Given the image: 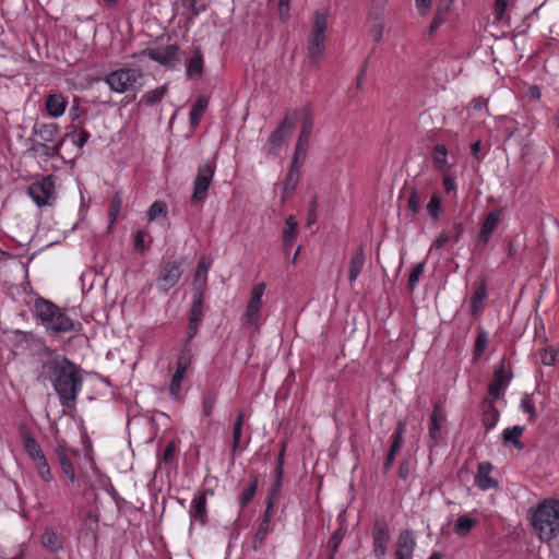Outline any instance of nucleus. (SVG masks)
Segmentation results:
<instances>
[{
	"instance_id": "nucleus-63",
	"label": "nucleus",
	"mask_w": 559,
	"mask_h": 559,
	"mask_svg": "<svg viewBox=\"0 0 559 559\" xmlns=\"http://www.w3.org/2000/svg\"><path fill=\"white\" fill-rule=\"evenodd\" d=\"M317 200L313 199L310 204H309V209H308V216H307V225L310 226L312 224L316 223L317 221Z\"/></svg>"
},
{
	"instance_id": "nucleus-40",
	"label": "nucleus",
	"mask_w": 559,
	"mask_h": 559,
	"mask_svg": "<svg viewBox=\"0 0 559 559\" xmlns=\"http://www.w3.org/2000/svg\"><path fill=\"white\" fill-rule=\"evenodd\" d=\"M207 106V100L204 98H199L195 104L192 106L190 110V123L192 127H195L199 124L205 108Z\"/></svg>"
},
{
	"instance_id": "nucleus-34",
	"label": "nucleus",
	"mask_w": 559,
	"mask_h": 559,
	"mask_svg": "<svg viewBox=\"0 0 559 559\" xmlns=\"http://www.w3.org/2000/svg\"><path fill=\"white\" fill-rule=\"evenodd\" d=\"M487 297V287L485 282L483 281L481 284L475 289L472 296L471 307H472V314L476 316L478 311L483 308V301Z\"/></svg>"
},
{
	"instance_id": "nucleus-20",
	"label": "nucleus",
	"mask_w": 559,
	"mask_h": 559,
	"mask_svg": "<svg viewBox=\"0 0 559 559\" xmlns=\"http://www.w3.org/2000/svg\"><path fill=\"white\" fill-rule=\"evenodd\" d=\"M499 415V411L493 405V400L486 397L483 402V424L486 430L497 425Z\"/></svg>"
},
{
	"instance_id": "nucleus-46",
	"label": "nucleus",
	"mask_w": 559,
	"mask_h": 559,
	"mask_svg": "<svg viewBox=\"0 0 559 559\" xmlns=\"http://www.w3.org/2000/svg\"><path fill=\"white\" fill-rule=\"evenodd\" d=\"M299 177H300V170L290 168L286 176V179L284 181V191L293 192L298 185Z\"/></svg>"
},
{
	"instance_id": "nucleus-61",
	"label": "nucleus",
	"mask_w": 559,
	"mask_h": 559,
	"mask_svg": "<svg viewBox=\"0 0 559 559\" xmlns=\"http://www.w3.org/2000/svg\"><path fill=\"white\" fill-rule=\"evenodd\" d=\"M397 452H399L397 444H391L390 451L388 453L386 460H385L384 465H383V469H384L385 473L389 471V468L393 464L395 455H396Z\"/></svg>"
},
{
	"instance_id": "nucleus-49",
	"label": "nucleus",
	"mask_w": 559,
	"mask_h": 559,
	"mask_svg": "<svg viewBox=\"0 0 559 559\" xmlns=\"http://www.w3.org/2000/svg\"><path fill=\"white\" fill-rule=\"evenodd\" d=\"M121 204H122V200L119 195V193H116L115 197L112 198L111 202H110V205H109V211H108V215L110 217V225L109 227H111L120 212V209H121Z\"/></svg>"
},
{
	"instance_id": "nucleus-59",
	"label": "nucleus",
	"mask_w": 559,
	"mask_h": 559,
	"mask_svg": "<svg viewBox=\"0 0 559 559\" xmlns=\"http://www.w3.org/2000/svg\"><path fill=\"white\" fill-rule=\"evenodd\" d=\"M200 322L190 321L187 329V338L185 345H190L192 338L197 335Z\"/></svg>"
},
{
	"instance_id": "nucleus-37",
	"label": "nucleus",
	"mask_w": 559,
	"mask_h": 559,
	"mask_svg": "<svg viewBox=\"0 0 559 559\" xmlns=\"http://www.w3.org/2000/svg\"><path fill=\"white\" fill-rule=\"evenodd\" d=\"M202 290L195 288L193 294V302L190 310L189 320L200 322L202 318Z\"/></svg>"
},
{
	"instance_id": "nucleus-39",
	"label": "nucleus",
	"mask_w": 559,
	"mask_h": 559,
	"mask_svg": "<svg viewBox=\"0 0 559 559\" xmlns=\"http://www.w3.org/2000/svg\"><path fill=\"white\" fill-rule=\"evenodd\" d=\"M448 150L443 144H437L432 152L433 165L437 169L443 170L447 167Z\"/></svg>"
},
{
	"instance_id": "nucleus-5",
	"label": "nucleus",
	"mask_w": 559,
	"mask_h": 559,
	"mask_svg": "<svg viewBox=\"0 0 559 559\" xmlns=\"http://www.w3.org/2000/svg\"><path fill=\"white\" fill-rule=\"evenodd\" d=\"M143 76L139 69L120 68L107 74L104 79L109 88L116 93H127L135 90L138 81Z\"/></svg>"
},
{
	"instance_id": "nucleus-30",
	"label": "nucleus",
	"mask_w": 559,
	"mask_h": 559,
	"mask_svg": "<svg viewBox=\"0 0 559 559\" xmlns=\"http://www.w3.org/2000/svg\"><path fill=\"white\" fill-rule=\"evenodd\" d=\"M41 544L51 552H57L62 549L60 537L52 531L46 530L41 535Z\"/></svg>"
},
{
	"instance_id": "nucleus-33",
	"label": "nucleus",
	"mask_w": 559,
	"mask_h": 559,
	"mask_svg": "<svg viewBox=\"0 0 559 559\" xmlns=\"http://www.w3.org/2000/svg\"><path fill=\"white\" fill-rule=\"evenodd\" d=\"M476 524H477V521L472 519V518H469L468 515H466V514L460 515L456 519V522H455V525H454V532L457 535L465 537L466 535H468L471 530L474 526H476Z\"/></svg>"
},
{
	"instance_id": "nucleus-12",
	"label": "nucleus",
	"mask_w": 559,
	"mask_h": 559,
	"mask_svg": "<svg viewBox=\"0 0 559 559\" xmlns=\"http://www.w3.org/2000/svg\"><path fill=\"white\" fill-rule=\"evenodd\" d=\"M265 290V284L259 283L253 286L251 296L243 316V322L248 325H257L260 318V309L262 307V296Z\"/></svg>"
},
{
	"instance_id": "nucleus-28",
	"label": "nucleus",
	"mask_w": 559,
	"mask_h": 559,
	"mask_svg": "<svg viewBox=\"0 0 559 559\" xmlns=\"http://www.w3.org/2000/svg\"><path fill=\"white\" fill-rule=\"evenodd\" d=\"M212 261L210 258L202 257L200 261L198 262L197 270H195V277L194 282L197 287L195 288H203V286L206 284V275L207 271L211 267Z\"/></svg>"
},
{
	"instance_id": "nucleus-13",
	"label": "nucleus",
	"mask_w": 559,
	"mask_h": 559,
	"mask_svg": "<svg viewBox=\"0 0 559 559\" xmlns=\"http://www.w3.org/2000/svg\"><path fill=\"white\" fill-rule=\"evenodd\" d=\"M143 53H147L150 59L164 66L174 67L177 62H179V49L173 45L147 49L143 51Z\"/></svg>"
},
{
	"instance_id": "nucleus-58",
	"label": "nucleus",
	"mask_w": 559,
	"mask_h": 559,
	"mask_svg": "<svg viewBox=\"0 0 559 559\" xmlns=\"http://www.w3.org/2000/svg\"><path fill=\"white\" fill-rule=\"evenodd\" d=\"M175 452H176V445L175 443L171 441L169 442L166 448L164 449V453H163V461L167 464L171 463L174 457H175Z\"/></svg>"
},
{
	"instance_id": "nucleus-54",
	"label": "nucleus",
	"mask_w": 559,
	"mask_h": 559,
	"mask_svg": "<svg viewBox=\"0 0 559 559\" xmlns=\"http://www.w3.org/2000/svg\"><path fill=\"white\" fill-rule=\"evenodd\" d=\"M487 343H488V334L484 330H480L478 332L476 341H475V355L476 356H479L483 354L485 347L487 346Z\"/></svg>"
},
{
	"instance_id": "nucleus-10",
	"label": "nucleus",
	"mask_w": 559,
	"mask_h": 559,
	"mask_svg": "<svg viewBox=\"0 0 559 559\" xmlns=\"http://www.w3.org/2000/svg\"><path fill=\"white\" fill-rule=\"evenodd\" d=\"M53 193L55 180L52 176H46L28 187V194L38 206L50 204Z\"/></svg>"
},
{
	"instance_id": "nucleus-25",
	"label": "nucleus",
	"mask_w": 559,
	"mask_h": 559,
	"mask_svg": "<svg viewBox=\"0 0 559 559\" xmlns=\"http://www.w3.org/2000/svg\"><path fill=\"white\" fill-rule=\"evenodd\" d=\"M64 140H66V136H63L61 140H59L51 146L45 142H35L32 145V151H34L45 157L59 156L60 150H61V146H62Z\"/></svg>"
},
{
	"instance_id": "nucleus-44",
	"label": "nucleus",
	"mask_w": 559,
	"mask_h": 559,
	"mask_svg": "<svg viewBox=\"0 0 559 559\" xmlns=\"http://www.w3.org/2000/svg\"><path fill=\"white\" fill-rule=\"evenodd\" d=\"M441 197L439 193L432 194L429 203L427 204V212L435 221L439 219L441 213Z\"/></svg>"
},
{
	"instance_id": "nucleus-35",
	"label": "nucleus",
	"mask_w": 559,
	"mask_h": 559,
	"mask_svg": "<svg viewBox=\"0 0 559 559\" xmlns=\"http://www.w3.org/2000/svg\"><path fill=\"white\" fill-rule=\"evenodd\" d=\"M203 57L200 50H195L187 66L189 78L200 76L202 74Z\"/></svg>"
},
{
	"instance_id": "nucleus-27",
	"label": "nucleus",
	"mask_w": 559,
	"mask_h": 559,
	"mask_svg": "<svg viewBox=\"0 0 559 559\" xmlns=\"http://www.w3.org/2000/svg\"><path fill=\"white\" fill-rule=\"evenodd\" d=\"M523 433V428L521 426H513L511 428H507L502 432V440L504 444H512L516 449H523L524 444L520 441V437Z\"/></svg>"
},
{
	"instance_id": "nucleus-42",
	"label": "nucleus",
	"mask_w": 559,
	"mask_h": 559,
	"mask_svg": "<svg viewBox=\"0 0 559 559\" xmlns=\"http://www.w3.org/2000/svg\"><path fill=\"white\" fill-rule=\"evenodd\" d=\"M258 487V479L254 476L249 483L248 487L239 496V503L241 508L246 507L254 497Z\"/></svg>"
},
{
	"instance_id": "nucleus-48",
	"label": "nucleus",
	"mask_w": 559,
	"mask_h": 559,
	"mask_svg": "<svg viewBox=\"0 0 559 559\" xmlns=\"http://www.w3.org/2000/svg\"><path fill=\"white\" fill-rule=\"evenodd\" d=\"M166 204L162 201H155L148 209L147 216L150 221H154L159 216L166 215Z\"/></svg>"
},
{
	"instance_id": "nucleus-38",
	"label": "nucleus",
	"mask_w": 559,
	"mask_h": 559,
	"mask_svg": "<svg viewBox=\"0 0 559 559\" xmlns=\"http://www.w3.org/2000/svg\"><path fill=\"white\" fill-rule=\"evenodd\" d=\"M217 400V393L214 390H209L203 394L202 399V414L209 417L213 414Z\"/></svg>"
},
{
	"instance_id": "nucleus-15",
	"label": "nucleus",
	"mask_w": 559,
	"mask_h": 559,
	"mask_svg": "<svg viewBox=\"0 0 559 559\" xmlns=\"http://www.w3.org/2000/svg\"><path fill=\"white\" fill-rule=\"evenodd\" d=\"M501 210H495L484 219L477 236L476 247L483 249L500 222Z\"/></svg>"
},
{
	"instance_id": "nucleus-8",
	"label": "nucleus",
	"mask_w": 559,
	"mask_h": 559,
	"mask_svg": "<svg viewBox=\"0 0 559 559\" xmlns=\"http://www.w3.org/2000/svg\"><path fill=\"white\" fill-rule=\"evenodd\" d=\"M296 123V116H286L281 124L271 133L265 152L267 156H277L284 142L290 138Z\"/></svg>"
},
{
	"instance_id": "nucleus-57",
	"label": "nucleus",
	"mask_w": 559,
	"mask_h": 559,
	"mask_svg": "<svg viewBox=\"0 0 559 559\" xmlns=\"http://www.w3.org/2000/svg\"><path fill=\"white\" fill-rule=\"evenodd\" d=\"M451 239L452 238H451V235L449 233H447V231L441 233L439 235V237L432 243L431 250L432 249H441V248H443Z\"/></svg>"
},
{
	"instance_id": "nucleus-43",
	"label": "nucleus",
	"mask_w": 559,
	"mask_h": 559,
	"mask_svg": "<svg viewBox=\"0 0 559 559\" xmlns=\"http://www.w3.org/2000/svg\"><path fill=\"white\" fill-rule=\"evenodd\" d=\"M269 527H270L269 520L263 519L262 522L260 523V526H259L255 535H254L253 550L257 551L262 546V544L264 543L265 537L269 533Z\"/></svg>"
},
{
	"instance_id": "nucleus-55",
	"label": "nucleus",
	"mask_w": 559,
	"mask_h": 559,
	"mask_svg": "<svg viewBox=\"0 0 559 559\" xmlns=\"http://www.w3.org/2000/svg\"><path fill=\"white\" fill-rule=\"evenodd\" d=\"M509 0H496L495 2V21L500 22L506 13Z\"/></svg>"
},
{
	"instance_id": "nucleus-62",
	"label": "nucleus",
	"mask_w": 559,
	"mask_h": 559,
	"mask_svg": "<svg viewBox=\"0 0 559 559\" xmlns=\"http://www.w3.org/2000/svg\"><path fill=\"white\" fill-rule=\"evenodd\" d=\"M90 139V133L86 130H81L79 134L72 135V142L78 145L79 147H82L87 140Z\"/></svg>"
},
{
	"instance_id": "nucleus-18",
	"label": "nucleus",
	"mask_w": 559,
	"mask_h": 559,
	"mask_svg": "<svg viewBox=\"0 0 559 559\" xmlns=\"http://www.w3.org/2000/svg\"><path fill=\"white\" fill-rule=\"evenodd\" d=\"M492 466L489 462H481L478 465L477 473L475 475V484L481 490L498 487V483L490 477Z\"/></svg>"
},
{
	"instance_id": "nucleus-64",
	"label": "nucleus",
	"mask_w": 559,
	"mask_h": 559,
	"mask_svg": "<svg viewBox=\"0 0 559 559\" xmlns=\"http://www.w3.org/2000/svg\"><path fill=\"white\" fill-rule=\"evenodd\" d=\"M442 185L447 193H450L451 191L455 190L456 183L455 179L451 175H444L442 179Z\"/></svg>"
},
{
	"instance_id": "nucleus-51",
	"label": "nucleus",
	"mask_w": 559,
	"mask_h": 559,
	"mask_svg": "<svg viewBox=\"0 0 559 559\" xmlns=\"http://www.w3.org/2000/svg\"><path fill=\"white\" fill-rule=\"evenodd\" d=\"M345 532L343 528L336 530L328 542V548L331 552H336L340 544L344 538Z\"/></svg>"
},
{
	"instance_id": "nucleus-21",
	"label": "nucleus",
	"mask_w": 559,
	"mask_h": 559,
	"mask_svg": "<svg viewBox=\"0 0 559 559\" xmlns=\"http://www.w3.org/2000/svg\"><path fill=\"white\" fill-rule=\"evenodd\" d=\"M67 99L61 94H50L46 99V110L49 116L58 118L64 114Z\"/></svg>"
},
{
	"instance_id": "nucleus-29",
	"label": "nucleus",
	"mask_w": 559,
	"mask_h": 559,
	"mask_svg": "<svg viewBox=\"0 0 559 559\" xmlns=\"http://www.w3.org/2000/svg\"><path fill=\"white\" fill-rule=\"evenodd\" d=\"M443 420L442 414L439 412V404H435L433 412L430 415L429 437L438 440L440 437L441 423Z\"/></svg>"
},
{
	"instance_id": "nucleus-6",
	"label": "nucleus",
	"mask_w": 559,
	"mask_h": 559,
	"mask_svg": "<svg viewBox=\"0 0 559 559\" xmlns=\"http://www.w3.org/2000/svg\"><path fill=\"white\" fill-rule=\"evenodd\" d=\"M20 433L23 447L26 453L33 460L39 476L43 480L50 481L52 479V475L39 443L31 436L25 427L21 428Z\"/></svg>"
},
{
	"instance_id": "nucleus-32",
	"label": "nucleus",
	"mask_w": 559,
	"mask_h": 559,
	"mask_svg": "<svg viewBox=\"0 0 559 559\" xmlns=\"http://www.w3.org/2000/svg\"><path fill=\"white\" fill-rule=\"evenodd\" d=\"M369 19L371 22L369 34L373 40L380 41L383 35L384 17L382 14L377 13L374 15L370 14Z\"/></svg>"
},
{
	"instance_id": "nucleus-56",
	"label": "nucleus",
	"mask_w": 559,
	"mask_h": 559,
	"mask_svg": "<svg viewBox=\"0 0 559 559\" xmlns=\"http://www.w3.org/2000/svg\"><path fill=\"white\" fill-rule=\"evenodd\" d=\"M241 436H242V427H239L238 425H234V427H233V444H231L233 452H236L237 450L241 449Z\"/></svg>"
},
{
	"instance_id": "nucleus-26",
	"label": "nucleus",
	"mask_w": 559,
	"mask_h": 559,
	"mask_svg": "<svg viewBox=\"0 0 559 559\" xmlns=\"http://www.w3.org/2000/svg\"><path fill=\"white\" fill-rule=\"evenodd\" d=\"M284 451H285V445L283 444L281 452L276 460V468H275L276 479H275L274 484L272 485V488H271L269 497H267V498H273V500H275L276 496L278 495V492L281 490V486H282Z\"/></svg>"
},
{
	"instance_id": "nucleus-3",
	"label": "nucleus",
	"mask_w": 559,
	"mask_h": 559,
	"mask_svg": "<svg viewBox=\"0 0 559 559\" xmlns=\"http://www.w3.org/2000/svg\"><path fill=\"white\" fill-rule=\"evenodd\" d=\"M36 317L47 330L53 333H67L74 330V322L52 302L37 299L35 302Z\"/></svg>"
},
{
	"instance_id": "nucleus-50",
	"label": "nucleus",
	"mask_w": 559,
	"mask_h": 559,
	"mask_svg": "<svg viewBox=\"0 0 559 559\" xmlns=\"http://www.w3.org/2000/svg\"><path fill=\"white\" fill-rule=\"evenodd\" d=\"M424 267H425V264L423 262L417 263L413 267V270H412V272L409 274V277H408V282H407V286H408L411 292L415 288L416 284L418 283L419 277H420V275L424 272Z\"/></svg>"
},
{
	"instance_id": "nucleus-22",
	"label": "nucleus",
	"mask_w": 559,
	"mask_h": 559,
	"mask_svg": "<svg viewBox=\"0 0 559 559\" xmlns=\"http://www.w3.org/2000/svg\"><path fill=\"white\" fill-rule=\"evenodd\" d=\"M190 515L201 524L205 523L206 518V493L199 492L192 500Z\"/></svg>"
},
{
	"instance_id": "nucleus-19",
	"label": "nucleus",
	"mask_w": 559,
	"mask_h": 559,
	"mask_svg": "<svg viewBox=\"0 0 559 559\" xmlns=\"http://www.w3.org/2000/svg\"><path fill=\"white\" fill-rule=\"evenodd\" d=\"M313 123V111L310 106H307L302 112L301 129L298 135L297 143L309 145Z\"/></svg>"
},
{
	"instance_id": "nucleus-41",
	"label": "nucleus",
	"mask_w": 559,
	"mask_h": 559,
	"mask_svg": "<svg viewBox=\"0 0 559 559\" xmlns=\"http://www.w3.org/2000/svg\"><path fill=\"white\" fill-rule=\"evenodd\" d=\"M192 358H193V354H192V349H191V346L190 345H185L180 355H179V358H178V361H177V371H180V372H187L189 366L191 365L192 362Z\"/></svg>"
},
{
	"instance_id": "nucleus-11",
	"label": "nucleus",
	"mask_w": 559,
	"mask_h": 559,
	"mask_svg": "<svg viewBox=\"0 0 559 559\" xmlns=\"http://www.w3.org/2000/svg\"><path fill=\"white\" fill-rule=\"evenodd\" d=\"M390 539L391 532L388 523L383 519H377L372 531L373 555L377 559L384 558Z\"/></svg>"
},
{
	"instance_id": "nucleus-1",
	"label": "nucleus",
	"mask_w": 559,
	"mask_h": 559,
	"mask_svg": "<svg viewBox=\"0 0 559 559\" xmlns=\"http://www.w3.org/2000/svg\"><path fill=\"white\" fill-rule=\"evenodd\" d=\"M40 377L51 382L64 408L75 409L83 385L81 370L75 364L66 356L56 355L43 364Z\"/></svg>"
},
{
	"instance_id": "nucleus-36",
	"label": "nucleus",
	"mask_w": 559,
	"mask_h": 559,
	"mask_svg": "<svg viewBox=\"0 0 559 559\" xmlns=\"http://www.w3.org/2000/svg\"><path fill=\"white\" fill-rule=\"evenodd\" d=\"M58 461L61 465L62 472L64 475L73 483L75 480V473L72 463L66 454V451L62 448H58L56 450Z\"/></svg>"
},
{
	"instance_id": "nucleus-7",
	"label": "nucleus",
	"mask_w": 559,
	"mask_h": 559,
	"mask_svg": "<svg viewBox=\"0 0 559 559\" xmlns=\"http://www.w3.org/2000/svg\"><path fill=\"white\" fill-rule=\"evenodd\" d=\"M215 163L212 160H206L198 167V173L193 182V192L191 195L192 204L202 203L206 199L209 188L215 174Z\"/></svg>"
},
{
	"instance_id": "nucleus-45",
	"label": "nucleus",
	"mask_w": 559,
	"mask_h": 559,
	"mask_svg": "<svg viewBox=\"0 0 559 559\" xmlns=\"http://www.w3.org/2000/svg\"><path fill=\"white\" fill-rule=\"evenodd\" d=\"M307 148H308V145H304V144H300V143L296 144L295 154H294V157H293V160H292V167L290 168L300 170V168H301V166H302V164L305 162V158H306Z\"/></svg>"
},
{
	"instance_id": "nucleus-2",
	"label": "nucleus",
	"mask_w": 559,
	"mask_h": 559,
	"mask_svg": "<svg viewBox=\"0 0 559 559\" xmlns=\"http://www.w3.org/2000/svg\"><path fill=\"white\" fill-rule=\"evenodd\" d=\"M533 527L545 543L559 537V500H548L538 506L533 516Z\"/></svg>"
},
{
	"instance_id": "nucleus-31",
	"label": "nucleus",
	"mask_w": 559,
	"mask_h": 559,
	"mask_svg": "<svg viewBox=\"0 0 559 559\" xmlns=\"http://www.w3.org/2000/svg\"><path fill=\"white\" fill-rule=\"evenodd\" d=\"M167 91H168L167 84H165L160 87H157L155 90H151L142 96L141 103H144L146 106L152 107L163 99V97L166 95Z\"/></svg>"
},
{
	"instance_id": "nucleus-24",
	"label": "nucleus",
	"mask_w": 559,
	"mask_h": 559,
	"mask_svg": "<svg viewBox=\"0 0 559 559\" xmlns=\"http://www.w3.org/2000/svg\"><path fill=\"white\" fill-rule=\"evenodd\" d=\"M59 126L57 123H43L33 128V133L37 134L41 142L51 143L55 141L59 133Z\"/></svg>"
},
{
	"instance_id": "nucleus-17",
	"label": "nucleus",
	"mask_w": 559,
	"mask_h": 559,
	"mask_svg": "<svg viewBox=\"0 0 559 559\" xmlns=\"http://www.w3.org/2000/svg\"><path fill=\"white\" fill-rule=\"evenodd\" d=\"M366 261L364 246L357 247L350 254L348 266V281L353 284L359 276Z\"/></svg>"
},
{
	"instance_id": "nucleus-16",
	"label": "nucleus",
	"mask_w": 559,
	"mask_h": 559,
	"mask_svg": "<svg viewBox=\"0 0 559 559\" xmlns=\"http://www.w3.org/2000/svg\"><path fill=\"white\" fill-rule=\"evenodd\" d=\"M509 380L510 377L506 376L504 360H502L500 366L495 369L493 379L488 386V393L490 395L489 399H498L501 395L504 386L508 385Z\"/></svg>"
},
{
	"instance_id": "nucleus-9",
	"label": "nucleus",
	"mask_w": 559,
	"mask_h": 559,
	"mask_svg": "<svg viewBox=\"0 0 559 559\" xmlns=\"http://www.w3.org/2000/svg\"><path fill=\"white\" fill-rule=\"evenodd\" d=\"M182 262L178 260L167 261L160 266L157 277L158 288L167 293L173 288L182 276Z\"/></svg>"
},
{
	"instance_id": "nucleus-14",
	"label": "nucleus",
	"mask_w": 559,
	"mask_h": 559,
	"mask_svg": "<svg viewBox=\"0 0 559 559\" xmlns=\"http://www.w3.org/2000/svg\"><path fill=\"white\" fill-rule=\"evenodd\" d=\"M416 540L411 530H404L397 537L394 558L412 559L415 550Z\"/></svg>"
},
{
	"instance_id": "nucleus-4",
	"label": "nucleus",
	"mask_w": 559,
	"mask_h": 559,
	"mask_svg": "<svg viewBox=\"0 0 559 559\" xmlns=\"http://www.w3.org/2000/svg\"><path fill=\"white\" fill-rule=\"evenodd\" d=\"M328 11H316L312 31L309 37V59L318 63L324 51L325 31L328 29Z\"/></svg>"
},
{
	"instance_id": "nucleus-52",
	"label": "nucleus",
	"mask_w": 559,
	"mask_h": 559,
	"mask_svg": "<svg viewBox=\"0 0 559 559\" xmlns=\"http://www.w3.org/2000/svg\"><path fill=\"white\" fill-rule=\"evenodd\" d=\"M421 205V198L417 191V189L412 188L411 189V195L408 199L407 207L413 213H417Z\"/></svg>"
},
{
	"instance_id": "nucleus-47",
	"label": "nucleus",
	"mask_w": 559,
	"mask_h": 559,
	"mask_svg": "<svg viewBox=\"0 0 559 559\" xmlns=\"http://www.w3.org/2000/svg\"><path fill=\"white\" fill-rule=\"evenodd\" d=\"M524 240L522 237L520 236H515L513 237L510 241H509V246H508V258H515L520 251H522L524 249Z\"/></svg>"
},
{
	"instance_id": "nucleus-60",
	"label": "nucleus",
	"mask_w": 559,
	"mask_h": 559,
	"mask_svg": "<svg viewBox=\"0 0 559 559\" xmlns=\"http://www.w3.org/2000/svg\"><path fill=\"white\" fill-rule=\"evenodd\" d=\"M556 355L557 353L554 349H544L543 353L540 354V361L546 366H551L555 364Z\"/></svg>"
},
{
	"instance_id": "nucleus-53",
	"label": "nucleus",
	"mask_w": 559,
	"mask_h": 559,
	"mask_svg": "<svg viewBox=\"0 0 559 559\" xmlns=\"http://www.w3.org/2000/svg\"><path fill=\"white\" fill-rule=\"evenodd\" d=\"M521 408L523 412L530 414V420L533 421L535 419L536 408L532 397L528 394H525L521 401Z\"/></svg>"
},
{
	"instance_id": "nucleus-23",
	"label": "nucleus",
	"mask_w": 559,
	"mask_h": 559,
	"mask_svg": "<svg viewBox=\"0 0 559 559\" xmlns=\"http://www.w3.org/2000/svg\"><path fill=\"white\" fill-rule=\"evenodd\" d=\"M298 235V223L295 216L289 215L285 219V228L283 230V247L284 249H288L293 246L296 237Z\"/></svg>"
}]
</instances>
